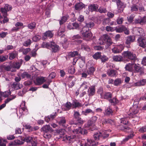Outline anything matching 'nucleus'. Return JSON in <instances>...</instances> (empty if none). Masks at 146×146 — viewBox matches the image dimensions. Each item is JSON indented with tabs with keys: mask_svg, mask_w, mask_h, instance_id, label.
Instances as JSON below:
<instances>
[{
	"mask_svg": "<svg viewBox=\"0 0 146 146\" xmlns=\"http://www.w3.org/2000/svg\"><path fill=\"white\" fill-rule=\"evenodd\" d=\"M94 25V23L92 22L86 23V26L82 29L83 31H88L90 30L89 28L93 27Z\"/></svg>",
	"mask_w": 146,
	"mask_h": 146,
	"instance_id": "b1692460",
	"label": "nucleus"
},
{
	"mask_svg": "<svg viewBox=\"0 0 146 146\" xmlns=\"http://www.w3.org/2000/svg\"><path fill=\"white\" fill-rule=\"evenodd\" d=\"M107 132L106 130L95 132L94 134L93 138L96 140H98L101 138L104 139L109 136V134Z\"/></svg>",
	"mask_w": 146,
	"mask_h": 146,
	"instance_id": "7ed1b4c3",
	"label": "nucleus"
},
{
	"mask_svg": "<svg viewBox=\"0 0 146 146\" xmlns=\"http://www.w3.org/2000/svg\"><path fill=\"white\" fill-rule=\"evenodd\" d=\"M101 56V52H98L93 55V57L94 59L97 60L100 58Z\"/></svg>",
	"mask_w": 146,
	"mask_h": 146,
	"instance_id": "8fccbe9b",
	"label": "nucleus"
},
{
	"mask_svg": "<svg viewBox=\"0 0 146 146\" xmlns=\"http://www.w3.org/2000/svg\"><path fill=\"white\" fill-rule=\"evenodd\" d=\"M68 72L69 73L73 74L75 72V69L74 66H71L68 68Z\"/></svg>",
	"mask_w": 146,
	"mask_h": 146,
	"instance_id": "a18cd8bd",
	"label": "nucleus"
},
{
	"mask_svg": "<svg viewBox=\"0 0 146 146\" xmlns=\"http://www.w3.org/2000/svg\"><path fill=\"white\" fill-rule=\"evenodd\" d=\"M81 38L80 35H74L73 36V38L75 39H77V40H75V41L76 42V43L77 44H78L81 43L82 42V40H78V39H79Z\"/></svg>",
	"mask_w": 146,
	"mask_h": 146,
	"instance_id": "37998d69",
	"label": "nucleus"
},
{
	"mask_svg": "<svg viewBox=\"0 0 146 146\" xmlns=\"http://www.w3.org/2000/svg\"><path fill=\"white\" fill-rule=\"evenodd\" d=\"M17 54L16 52L14 51L9 54V59L12 60L14 59L17 55Z\"/></svg>",
	"mask_w": 146,
	"mask_h": 146,
	"instance_id": "a19ab883",
	"label": "nucleus"
},
{
	"mask_svg": "<svg viewBox=\"0 0 146 146\" xmlns=\"http://www.w3.org/2000/svg\"><path fill=\"white\" fill-rule=\"evenodd\" d=\"M109 101L113 105H115L119 102L118 100L115 98H114L112 99L109 100Z\"/></svg>",
	"mask_w": 146,
	"mask_h": 146,
	"instance_id": "603ef678",
	"label": "nucleus"
},
{
	"mask_svg": "<svg viewBox=\"0 0 146 146\" xmlns=\"http://www.w3.org/2000/svg\"><path fill=\"white\" fill-rule=\"evenodd\" d=\"M84 4L82 2H78L75 4L74 8L75 11H79L84 7Z\"/></svg>",
	"mask_w": 146,
	"mask_h": 146,
	"instance_id": "2eb2a0df",
	"label": "nucleus"
},
{
	"mask_svg": "<svg viewBox=\"0 0 146 146\" xmlns=\"http://www.w3.org/2000/svg\"><path fill=\"white\" fill-rule=\"evenodd\" d=\"M10 87L14 90H18L20 88L21 86L20 84L15 82H13L10 84Z\"/></svg>",
	"mask_w": 146,
	"mask_h": 146,
	"instance_id": "c85d7f7f",
	"label": "nucleus"
},
{
	"mask_svg": "<svg viewBox=\"0 0 146 146\" xmlns=\"http://www.w3.org/2000/svg\"><path fill=\"white\" fill-rule=\"evenodd\" d=\"M94 39H93V43L95 44H99L100 45H104L105 44L101 37L99 39L98 41L97 42H94Z\"/></svg>",
	"mask_w": 146,
	"mask_h": 146,
	"instance_id": "09e8293b",
	"label": "nucleus"
},
{
	"mask_svg": "<svg viewBox=\"0 0 146 146\" xmlns=\"http://www.w3.org/2000/svg\"><path fill=\"white\" fill-rule=\"evenodd\" d=\"M45 81L44 77L37 78L36 79V84L37 85H39L42 84Z\"/></svg>",
	"mask_w": 146,
	"mask_h": 146,
	"instance_id": "c9c22d12",
	"label": "nucleus"
},
{
	"mask_svg": "<svg viewBox=\"0 0 146 146\" xmlns=\"http://www.w3.org/2000/svg\"><path fill=\"white\" fill-rule=\"evenodd\" d=\"M135 40V37L133 36H128L127 37L125 38V43L127 45L126 46L127 48L129 47L131 43L134 41Z\"/></svg>",
	"mask_w": 146,
	"mask_h": 146,
	"instance_id": "9b49d317",
	"label": "nucleus"
},
{
	"mask_svg": "<svg viewBox=\"0 0 146 146\" xmlns=\"http://www.w3.org/2000/svg\"><path fill=\"white\" fill-rule=\"evenodd\" d=\"M72 104L73 108H79L82 106V104L76 100H74Z\"/></svg>",
	"mask_w": 146,
	"mask_h": 146,
	"instance_id": "72a5a7b5",
	"label": "nucleus"
},
{
	"mask_svg": "<svg viewBox=\"0 0 146 146\" xmlns=\"http://www.w3.org/2000/svg\"><path fill=\"white\" fill-rule=\"evenodd\" d=\"M41 46L43 48L50 49L52 52H57L59 49V46L53 42H43L41 45Z\"/></svg>",
	"mask_w": 146,
	"mask_h": 146,
	"instance_id": "f03ea898",
	"label": "nucleus"
},
{
	"mask_svg": "<svg viewBox=\"0 0 146 146\" xmlns=\"http://www.w3.org/2000/svg\"><path fill=\"white\" fill-rule=\"evenodd\" d=\"M66 118L64 117H59L58 120V122L59 124L63 127L66 126Z\"/></svg>",
	"mask_w": 146,
	"mask_h": 146,
	"instance_id": "4be33fe9",
	"label": "nucleus"
},
{
	"mask_svg": "<svg viewBox=\"0 0 146 146\" xmlns=\"http://www.w3.org/2000/svg\"><path fill=\"white\" fill-rule=\"evenodd\" d=\"M134 70L137 73H139L140 75L143 73V70L142 68L140 66V65L138 64H135Z\"/></svg>",
	"mask_w": 146,
	"mask_h": 146,
	"instance_id": "dca6fc26",
	"label": "nucleus"
},
{
	"mask_svg": "<svg viewBox=\"0 0 146 146\" xmlns=\"http://www.w3.org/2000/svg\"><path fill=\"white\" fill-rule=\"evenodd\" d=\"M82 113L85 115H87L89 113H91L92 114L94 113L92 110L90 109H87L85 111H82Z\"/></svg>",
	"mask_w": 146,
	"mask_h": 146,
	"instance_id": "c03bdc74",
	"label": "nucleus"
},
{
	"mask_svg": "<svg viewBox=\"0 0 146 146\" xmlns=\"http://www.w3.org/2000/svg\"><path fill=\"white\" fill-rule=\"evenodd\" d=\"M23 78H30L31 76L27 72H25L22 73L21 75Z\"/></svg>",
	"mask_w": 146,
	"mask_h": 146,
	"instance_id": "bf43d9fd",
	"label": "nucleus"
},
{
	"mask_svg": "<svg viewBox=\"0 0 146 146\" xmlns=\"http://www.w3.org/2000/svg\"><path fill=\"white\" fill-rule=\"evenodd\" d=\"M101 98L106 99H108L112 97V94L110 92H105L104 93H101L100 94Z\"/></svg>",
	"mask_w": 146,
	"mask_h": 146,
	"instance_id": "5701e85b",
	"label": "nucleus"
},
{
	"mask_svg": "<svg viewBox=\"0 0 146 146\" xmlns=\"http://www.w3.org/2000/svg\"><path fill=\"white\" fill-rule=\"evenodd\" d=\"M91 65V62H88L86 64V68H88L86 70V72L90 76H91L93 75L95 69L93 66H90Z\"/></svg>",
	"mask_w": 146,
	"mask_h": 146,
	"instance_id": "6e6552de",
	"label": "nucleus"
},
{
	"mask_svg": "<svg viewBox=\"0 0 146 146\" xmlns=\"http://www.w3.org/2000/svg\"><path fill=\"white\" fill-rule=\"evenodd\" d=\"M98 11L101 13H105L107 12L106 9L103 7H100L98 9Z\"/></svg>",
	"mask_w": 146,
	"mask_h": 146,
	"instance_id": "e2e57ef3",
	"label": "nucleus"
},
{
	"mask_svg": "<svg viewBox=\"0 0 146 146\" xmlns=\"http://www.w3.org/2000/svg\"><path fill=\"white\" fill-rule=\"evenodd\" d=\"M137 105H134L133 108L132 110V111L131 112L129 113V115H133L136 114L137 113L138 111V109L137 108Z\"/></svg>",
	"mask_w": 146,
	"mask_h": 146,
	"instance_id": "4c0bfd02",
	"label": "nucleus"
},
{
	"mask_svg": "<svg viewBox=\"0 0 146 146\" xmlns=\"http://www.w3.org/2000/svg\"><path fill=\"white\" fill-rule=\"evenodd\" d=\"M6 141L0 137V146H6Z\"/></svg>",
	"mask_w": 146,
	"mask_h": 146,
	"instance_id": "774afa93",
	"label": "nucleus"
},
{
	"mask_svg": "<svg viewBox=\"0 0 146 146\" xmlns=\"http://www.w3.org/2000/svg\"><path fill=\"white\" fill-rule=\"evenodd\" d=\"M56 116V113H53L50 115H48L47 117H45V121L47 122H48L50 121L53 120Z\"/></svg>",
	"mask_w": 146,
	"mask_h": 146,
	"instance_id": "c756f323",
	"label": "nucleus"
},
{
	"mask_svg": "<svg viewBox=\"0 0 146 146\" xmlns=\"http://www.w3.org/2000/svg\"><path fill=\"white\" fill-rule=\"evenodd\" d=\"M105 113L106 114L108 115H112L113 113L112 110L109 107H108L105 110Z\"/></svg>",
	"mask_w": 146,
	"mask_h": 146,
	"instance_id": "052dcab7",
	"label": "nucleus"
},
{
	"mask_svg": "<svg viewBox=\"0 0 146 146\" xmlns=\"http://www.w3.org/2000/svg\"><path fill=\"white\" fill-rule=\"evenodd\" d=\"M81 49L83 50L88 51L90 50L89 47L86 44H82L81 45Z\"/></svg>",
	"mask_w": 146,
	"mask_h": 146,
	"instance_id": "5fc2aeb1",
	"label": "nucleus"
},
{
	"mask_svg": "<svg viewBox=\"0 0 146 146\" xmlns=\"http://www.w3.org/2000/svg\"><path fill=\"white\" fill-rule=\"evenodd\" d=\"M41 129L44 132L51 133L53 131V129L49 125L44 126Z\"/></svg>",
	"mask_w": 146,
	"mask_h": 146,
	"instance_id": "aec40b11",
	"label": "nucleus"
},
{
	"mask_svg": "<svg viewBox=\"0 0 146 146\" xmlns=\"http://www.w3.org/2000/svg\"><path fill=\"white\" fill-rule=\"evenodd\" d=\"M107 74L110 77H116L117 74V71L114 70L108 69V70Z\"/></svg>",
	"mask_w": 146,
	"mask_h": 146,
	"instance_id": "412c9836",
	"label": "nucleus"
},
{
	"mask_svg": "<svg viewBox=\"0 0 146 146\" xmlns=\"http://www.w3.org/2000/svg\"><path fill=\"white\" fill-rule=\"evenodd\" d=\"M84 37V39L87 41H89L92 39V34L91 32L88 31H84L82 30L80 33Z\"/></svg>",
	"mask_w": 146,
	"mask_h": 146,
	"instance_id": "423d86ee",
	"label": "nucleus"
},
{
	"mask_svg": "<svg viewBox=\"0 0 146 146\" xmlns=\"http://www.w3.org/2000/svg\"><path fill=\"white\" fill-rule=\"evenodd\" d=\"M139 10L138 6L135 5L133 4L131 7V12L136 13Z\"/></svg>",
	"mask_w": 146,
	"mask_h": 146,
	"instance_id": "58836bf2",
	"label": "nucleus"
},
{
	"mask_svg": "<svg viewBox=\"0 0 146 146\" xmlns=\"http://www.w3.org/2000/svg\"><path fill=\"white\" fill-rule=\"evenodd\" d=\"M80 114L77 111H74V118L76 119H79L80 117Z\"/></svg>",
	"mask_w": 146,
	"mask_h": 146,
	"instance_id": "69168bd1",
	"label": "nucleus"
},
{
	"mask_svg": "<svg viewBox=\"0 0 146 146\" xmlns=\"http://www.w3.org/2000/svg\"><path fill=\"white\" fill-rule=\"evenodd\" d=\"M53 33H52L51 31H46L44 33L42 36V39L44 40H45L47 37L50 38L53 36Z\"/></svg>",
	"mask_w": 146,
	"mask_h": 146,
	"instance_id": "6ab92c4d",
	"label": "nucleus"
},
{
	"mask_svg": "<svg viewBox=\"0 0 146 146\" xmlns=\"http://www.w3.org/2000/svg\"><path fill=\"white\" fill-rule=\"evenodd\" d=\"M95 93V89L94 86H91L88 89V95L89 96H93Z\"/></svg>",
	"mask_w": 146,
	"mask_h": 146,
	"instance_id": "7c9ffc66",
	"label": "nucleus"
},
{
	"mask_svg": "<svg viewBox=\"0 0 146 146\" xmlns=\"http://www.w3.org/2000/svg\"><path fill=\"white\" fill-rule=\"evenodd\" d=\"M116 3L119 9L120 8H123L125 6L124 3L121 2V0H119L118 1L116 2Z\"/></svg>",
	"mask_w": 146,
	"mask_h": 146,
	"instance_id": "49530a36",
	"label": "nucleus"
},
{
	"mask_svg": "<svg viewBox=\"0 0 146 146\" xmlns=\"http://www.w3.org/2000/svg\"><path fill=\"white\" fill-rule=\"evenodd\" d=\"M72 104L70 102H67L65 105V110L68 111L70 110L72 106Z\"/></svg>",
	"mask_w": 146,
	"mask_h": 146,
	"instance_id": "3c124183",
	"label": "nucleus"
},
{
	"mask_svg": "<svg viewBox=\"0 0 146 146\" xmlns=\"http://www.w3.org/2000/svg\"><path fill=\"white\" fill-rule=\"evenodd\" d=\"M86 144L88 146H96L97 145L99 142H96L95 141L91 139H87Z\"/></svg>",
	"mask_w": 146,
	"mask_h": 146,
	"instance_id": "a878e982",
	"label": "nucleus"
},
{
	"mask_svg": "<svg viewBox=\"0 0 146 146\" xmlns=\"http://www.w3.org/2000/svg\"><path fill=\"white\" fill-rule=\"evenodd\" d=\"M115 30L117 33H121L123 31L126 35H128L129 33V31L127 28L123 25L120 26L118 27H115Z\"/></svg>",
	"mask_w": 146,
	"mask_h": 146,
	"instance_id": "0eeeda50",
	"label": "nucleus"
},
{
	"mask_svg": "<svg viewBox=\"0 0 146 146\" xmlns=\"http://www.w3.org/2000/svg\"><path fill=\"white\" fill-rule=\"evenodd\" d=\"M16 98L15 96H13L11 97L8 98L5 101V103L6 104L8 103L10 101L15 99Z\"/></svg>",
	"mask_w": 146,
	"mask_h": 146,
	"instance_id": "0e129e2a",
	"label": "nucleus"
},
{
	"mask_svg": "<svg viewBox=\"0 0 146 146\" xmlns=\"http://www.w3.org/2000/svg\"><path fill=\"white\" fill-rule=\"evenodd\" d=\"M79 53L77 51H74L72 52H70L68 53L69 56L70 57H73L76 56L78 55Z\"/></svg>",
	"mask_w": 146,
	"mask_h": 146,
	"instance_id": "864d4df0",
	"label": "nucleus"
},
{
	"mask_svg": "<svg viewBox=\"0 0 146 146\" xmlns=\"http://www.w3.org/2000/svg\"><path fill=\"white\" fill-rule=\"evenodd\" d=\"M118 128L120 130L123 131H124L128 133H131L132 131V129L126 126H123L122 125H119Z\"/></svg>",
	"mask_w": 146,
	"mask_h": 146,
	"instance_id": "a211bd4d",
	"label": "nucleus"
},
{
	"mask_svg": "<svg viewBox=\"0 0 146 146\" xmlns=\"http://www.w3.org/2000/svg\"><path fill=\"white\" fill-rule=\"evenodd\" d=\"M76 137V136L75 135L69 136L68 137H66L67 140L69 141L70 142H73L75 140L74 139Z\"/></svg>",
	"mask_w": 146,
	"mask_h": 146,
	"instance_id": "680f3d73",
	"label": "nucleus"
},
{
	"mask_svg": "<svg viewBox=\"0 0 146 146\" xmlns=\"http://www.w3.org/2000/svg\"><path fill=\"white\" fill-rule=\"evenodd\" d=\"M135 64L134 63H128L127 64L125 67V70L129 71L132 72L134 70Z\"/></svg>",
	"mask_w": 146,
	"mask_h": 146,
	"instance_id": "393cba45",
	"label": "nucleus"
},
{
	"mask_svg": "<svg viewBox=\"0 0 146 146\" xmlns=\"http://www.w3.org/2000/svg\"><path fill=\"white\" fill-rule=\"evenodd\" d=\"M33 140V138L32 137L26 136L24 139L23 140L24 142L26 141L27 143H31Z\"/></svg>",
	"mask_w": 146,
	"mask_h": 146,
	"instance_id": "13d9d810",
	"label": "nucleus"
},
{
	"mask_svg": "<svg viewBox=\"0 0 146 146\" xmlns=\"http://www.w3.org/2000/svg\"><path fill=\"white\" fill-rule=\"evenodd\" d=\"M32 42L30 39H28L23 43V46L25 47H28L30 45Z\"/></svg>",
	"mask_w": 146,
	"mask_h": 146,
	"instance_id": "79ce46f5",
	"label": "nucleus"
},
{
	"mask_svg": "<svg viewBox=\"0 0 146 146\" xmlns=\"http://www.w3.org/2000/svg\"><path fill=\"white\" fill-rule=\"evenodd\" d=\"M146 83V79H142L133 84L134 86H141L145 85Z\"/></svg>",
	"mask_w": 146,
	"mask_h": 146,
	"instance_id": "f3484780",
	"label": "nucleus"
},
{
	"mask_svg": "<svg viewBox=\"0 0 146 146\" xmlns=\"http://www.w3.org/2000/svg\"><path fill=\"white\" fill-rule=\"evenodd\" d=\"M8 56L7 55L0 56V62L4 61L7 59Z\"/></svg>",
	"mask_w": 146,
	"mask_h": 146,
	"instance_id": "338daca9",
	"label": "nucleus"
},
{
	"mask_svg": "<svg viewBox=\"0 0 146 146\" xmlns=\"http://www.w3.org/2000/svg\"><path fill=\"white\" fill-rule=\"evenodd\" d=\"M36 24L35 22H32L28 25L27 27L30 29L33 30L35 29Z\"/></svg>",
	"mask_w": 146,
	"mask_h": 146,
	"instance_id": "de8ad7c7",
	"label": "nucleus"
},
{
	"mask_svg": "<svg viewBox=\"0 0 146 146\" xmlns=\"http://www.w3.org/2000/svg\"><path fill=\"white\" fill-rule=\"evenodd\" d=\"M113 60L116 62H121L123 60L122 56L120 55H117L113 56Z\"/></svg>",
	"mask_w": 146,
	"mask_h": 146,
	"instance_id": "f704fd0d",
	"label": "nucleus"
},
{
	"mask_svg": "<svg viewBox=\"0 0 146 146\" xmlns=\"http://www.w3.org/2000/svg\"><path fill=\"white\" fill-rule=\"evenodd\" d=\"M73 133L75 134H76L78 133H80L83 135L86 134L87 133L86 130L84 129H82L80 127H78V128H76L72 131Z\"/></svg>",
	"mask_w": 146,
	"mask_h": 146,
	"instance_id": "f8f14e48",
	"label": "nucleus"
},
{
	"mask_svg": "<svg viewBox=\"0 0 146 146\" xmlns=\"http://www.w3.org/2000/svg\"><path fill=\"white\" fill-rule=\"evenodd\" d=\"M14 65L13 63H11L5 66V69L7 71H10L12 72H15V69Z\"/></svg>",
	"mask_w": 146,
	"mask_h": 146,
	"instance_id": "bb28decb",
	"label": "nucleus"
},
{
	"mask_svg": "<svg viewBox=\"0 0 146 146\" xmlns=\"http://www.w3.org/2000/svg\"><path fill=\"white\" fill-rule=\"evenodd\" d=\"M134 22L136 24H139L141 25H143L146 22V17H139L138 18L135 19Z\"/></svg>",
	"mask_w": 146,
	"mask_h": 146,
	"instance_id": "9d476101",
	"label": "nucleus"
},
{
	"mask_svg": "<svg viewBox=\"0 0 146 146\" xmlns=\"http://www.w3.org/2000/svg\"><path fill=\"white\" fill-rule=\"evenodd\" d=\"M24 143V141L22 140L15 139L13 141L10 143V145H17L22 144Z\"/></svg>",
	"mask_w": 146,
	"mask_h": 146,
	"instance_id": "473e14b6",
	"label": "nucleus"
},
{
	"mask_svg": "<svg viewBox=\"0 0 146 146\" xmlns=\"http://www.w3.org/2000/svg\"><path fill=\"white\" fill-rule=\"evenodd\" d=\"M65 31V29L64 27H60L58 31L57 35L61 36V38H64L65 35L63 34Z\"/></svg>",
	"mask_w": 146,
	"mask_h": 146,
	"instance_id": "cd10ccee",
	"label": "nucleus"
},
{
	"mask_svg": "<svg viewBox=\"0 0 146 146\" xmlns=\"http://www.w3.org/2000/svg\"><path fill=\"white\" fill-rule=\"evenodd\" d=\"M122 55L124 58H128L132 60L134 62L137 60L136 55L131 51L127 50L124 51L122 53Z\"/></svg>",
	"mask_w": 146,
	"mask_h": 146,
	"instance_id": "20e7f679",
	"label": "nucleus"
},
{
	"mask_svg": "<svg viewBox=\"0 0 146 146\" xmlns=\"http://www.w3.org/2000/svg\"><path fill=\"white\" fill-rule=\"evenodd\" d=\"M124 46L122 44L118 45H114L113 47L112 48L113 52L115 54L120 53L123 50Z\"/></svg>",
	"mask_w": 146,
	"mask_h": 146,
	"instance_id": "39448f33",
	"label": "nucleus"
},
{
	"mask_svg": "<svg viewBox=\"0 0 146 146\" xmlns=\"http://www.w3.org/2000/svg\"><path fill=\"white\" fill-rule=\"evenodd\" d=\"M98 117L95 116L92 117L90 119L88 120L87 123V125L90 127L94 125V124L96 121Z\"/></svg>",
	"mask_w": 146,
	"mask_h": 146,
	"instance_id": "4468645a",
	"label": "nucleus"
},
{
	"mask_svg": "<svg viewBox=\"0 0 146 146\" xmlns=\"http://www.w3.org/2000/svg\"><path fill=\"white\" fill-rule=\"evenodd\" d=\"M101 38H102L103 40L104 41L105 43H106V42L108 40V39H110L108 36L107 35H103Z\"/></svg>",
	"mask_w": 146,
	"mask_h": 146,
	"instance_id": "4d7b16f0",
	"label": "nucleus"
},
{
	"mask_svg": "<svg viewBox=\"0 0 146 146\" xmlns=\"http://www.w3.org/2000/svg\"><path fill=\"white\" fill-rule=\"evenodd\" d=\"M138 98L137 96H136V97ZM146 100V97L145 96H143L140 98H137L136 99L134 100V102H137L138 103L141 100Z\"/></svg>",
	"mask_w": 146,
	"mask_h": 146,
	"instance_id": "6e6d98bb",
	"label": "nucleus"
},
{
	"mask_svg": "<svg viewBox=\"0 0 146 146\" xmlns=\"http://www.w3.org/2000/svg\"><path fill=\"white\" fill-rule=\"evenodd\" d=\"M25 101L23 102L21 105V108L19 110V112L22 114L26 115L27 113L28 110L25 106Z\"/></svg>",
	"mask_w": 146,
	"mask_h": 146,
	"instance_id": "ddd939ff",
	"label": "nucleus"
},
{
	"mask_svg": "<svg viewBox=\"0 0 146 146\" xmlns=\"http://www.w3.org/2000/svg\"><path fill=\"white\" fill-rule=\"evenodd\" d=\"M11 93L10 90L5 91L4 92H0V95L1 97L3 96L5 97H7L10 95Z\"/></svg>",
	"mask_w": 146,
	"mask_h": 146,
	"instance_id": "ea45409f",
	"label": "nucleus"
},
{
	"mask_svg": "<svg viewBox=\"0 0 146 146\" xmlns=\"http://www.w3.org/2000/svg\"><path fill=\"white\" fill-rule=\"evenodd\" d=\"M12 7L9 5L7 4L5 5L4 7L0 8V11H1L3 15L5 16L7 15V12L11 10Z\"/></svg>",
	"mask_w": 146,
	"mask_h": 146,
	"instance_id": "1a4fd4ad",
	"label": "nucleus"
},
{
	"mask_svg": "<svg viewBox=\"0 0 146 146\" xmlns=\"http://www.w3.org/2000/svg\"><path fill=\"white\" fill-rule=\"evenodd\" d=\"M98 8V5L96 4H92L88 6L89 10L91 12L97 11Z\"/></svg>",
	"mask_w": 146,
	"mask_h": 146,
	"instance_id": "2f4dec72",
	"label": "nucleus"
},
{
	"mask_svg": "<svg viewBox=\"0 0 146 146\" xmlns=\"http://www.w3.org/2000/svg\"><path fill=\"white\" fill-rule=\"evenodd\" d=\"M69 17L68 15H66L64 16H63L61 19L60 21V24L61 25L64 23H65L66 21L69 18Z\"/></svg>",
	"mask_w": 146,
	"mask_h": 146,
	"instance_id": "e433bc0d",
	"label": "nucleus"
},
{
	"mask_svg": "<svg viewBox=\"0 0 146 146\" xmlns=\"http://www.w3.org/2000/svg\"><path fill=\"white\" fill-rule=\"evenodd\" d=\"M133 32L135 36H139L137 39L139 45L145 48L146 46L145 38L143 29L141 28L136 27L134 29Z\"/></svg>",
	"mask_w": 146,
	"mask_h": 146,
	"instance_id": "f257e3e1",
	"label": "nucleus"
}]
</instances>
